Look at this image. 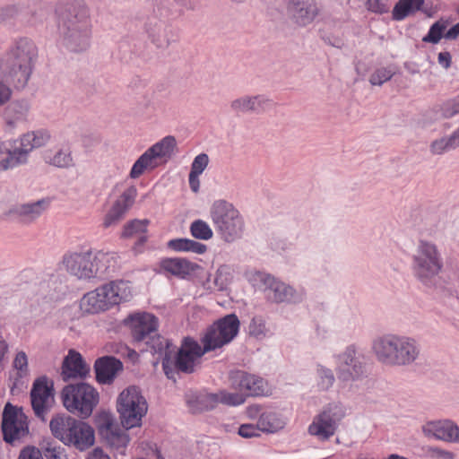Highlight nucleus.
<instances>
[{"label":"nucleus","mask_w":459,"mask_h":459,"mask_svg":"<svg viewBox=\"0 0 459 459\" xmlns=\"http://www.w3.org/2000/svg\"><path fill=\"white\" fill-rule=\"evenodd\" d=\"M63 45L73 52L91 45V9L86 0H58L55 6Z\"/></svg>","instance_id":"1"},{"label":"nucleus","mask_w":459,"mask_h":459,"mask_svg":"<svg viewBox=\"0 0 459 459\" xmlns=\"http://www.w3.org/2000/svg\"><path fill=\"white\" fill-rule=\"evenodd\" d=\"M117 253L103 250L71 252L64 255L62 264L67 273L81 280L89 281L114 273L119 266Z\"/></svg>","instance_id":"2"},{"label":"nucleus","mask_w":459,"mask_h":459,"mask_svg":"<svg viewBox=\"0 0 459 459\" xmlns=\"http://www.w3.org/2000/svg\"><path fill=\"white\" fill-rule=\"evenodd\" d=\"M125 324L130 327L135 342H141L146 340V344L150 346L151 352L154 356H157L156 360L153 361V367L157 368L160 361L165 376L170 379L172 377V350L170 342L159 334L151 336V334L157 330V318L149 313H134L129 315L125 319Z\"/></svg>","instance_id":"3"},{"label":"nucleus","mask_w":459,"mask_h":459,"mask_svg":"<svg viewBox=\"0 0 459 459\" xmlns=\"http://www.w3.org/2000/svg\"><path fill=\"white\" fill-rule=\"evenodd\" d=\"M376 359L385 366L407 367L420 357V345L413 337L399 333H384L372 341Z\"/></svg>","instance_id":"4"},{"label":"nucleus","mask_w":459,"mask_h":459,"mask_svg":"<svg viewBox=\"0 0 459 459\" xmlns=\"http://www.w3.org/2000/svg\"><path fill=\"white\" fill-rule=\"evenodd\" d=\"M209 216L223 241L232 243L243 236L244 219L233 204L224 199L214 201L210 207Z\"/></svg>","instance_id":"5"},{"label":"nucleus","mask_w":459,"mask_h":459,"mask_svg":"<svg viewBox=\"0 0 459 459\" xmlns=\"http://www.w3.org/2000/svg\"><path fill=\"white\" fill-rule=\"evenodd\" d=\"M412 271L418 281L429 286L444 268V262L437 246L429 240L418 242L412 256Z\"/></svg>","instance_id":"6"},{"label":"nucleus","mask_w":459,"mask_h":459,"mask_svg":"<svg viewBox=\"0 0 459 459\" xmlns=\"http://www.w3.org/2000/svg\"><path fill=\"white\" fill-rule=\"evenodd\" d=\"M337 379L344 386L358 388L367 378V369L355 345L347 346L334 357Z\"/></svg>","instance_id":"7"},{"label":"nucleus","mask_w":459,"mask_h":459,"mask_svg":"<svg viewBox=\"0 0 459 459\" xmlns=\"http://www.w3.org/2000/svg\"><path fill=\"white\" fill-rule=\"evenodd\" d=\"M65 408L81 419L89 418L99 402V394L88 384L68 385L61 394Z\"/></svg>","instance_id":"8"},{"label":"nucleus","mask_w":459,"mask_h":459,"mask_svg":"<svg viewBox=\"0 0 459 459\" xmlns=\"http://www.w3.org/2000/svg\"><path fill=\"white\" fill-rule=\"evenodd\" d=\"M172 158V136H166L149 147L133 164L131 179H137L145 172H152L167 164Z\"/></svg>","instance_id":"9"},{"label":"nucleus","mask_w":459,"mask_h":459,"mask_svg":"<svg viewBox=\"0 0 459 459\" xmlns=\"http://www.w3.org/2000/svg\"><path fill=\"white\" fill-rule=\"evenodd\" d=\"M147 409L145 398L135 386L126 388L117 398V411L121 423L126 429L139 426Z\"/></svg>","instance_id":"10"},{"label":"nucleus","mask_w":459,"mask_h":459,"mask_svg":"<svg viewBox=\"0 0 459 459\" xmlns=\"http://www.w3.org/2000/svg\"><path fill=\"white\" fill-rule=\"evenodd\" d=\"M238 327V317L234 314L228 315L207 329L202 337V343L207 351L221 348L234 339Z\"/></svg>","instance_id":"11"},{"label":"nucleus","mask_w":459,"mask_h":459,"mask_svg":"<svg viewBox=\"0 0 459 459\" xmlns=\"http://www.w3.org/2000/svg\"><path fill=\"white\" fill-rule=\"evenodd\" d=\"M2 430L4 439L11 444L20 440L29 433L27 417L21 410L9 403L4 406L3 411Z\"/></svg>","instance_id":"12"},{"label":"nucleus","mask_w":459,"mask_h":459,"mask_svg":"<svg viewBox=\"0 0 459 459\" xmlns=\"http://www.w3.org/2000/svg\"><path fill=\"white\" fill-rule=\"evenodd\" d=\"M258 279L268 297L275 302H300L303 299L304 292L297 290L291 286L276 280L269 274L259 273Z\"/></svg>","instance_id":"13"},{"label":"nucleus","mask_w":459,"mask_h":459,"mask_svg":"<svg viewBox=\"0 0 459 459\" xmlns=\"http://www.w3.org/2000/svg\"><path fill=\"white\" fill-rule=\"evenodd\" d=\"M206 352L204 345L202 347L189 337L185 338L177 356L178 369L187 374L193 373L201 365L202 357Z\"/></svg>","instance_id":"14"},{"label":"nucleus","mask_w":459,"mask_h":459,"mask_svg":"<svg viewBox=\"0 0 459 459\" xmlns=\"http://www.w3.org/2000/svg\"><path fill=\"white\" fill-rule=\"evenodd\" d=\"M340 420L338 412L329 408L314 418L307 431L320 441L328 440L337 430Z\"/></svg>","instance_id":"15"},{"label":"nucleus","mask_w":459,"mask_h":459,"mask_svg":"<svg viewBox=\"0 0 459 459\" xmlns=\"http://www.w3.org/2000/svg\"><path fill=\"white\" fill-rule=\"evenodd\" d=\"M31 406L35 414L44 419L45 414L54 403V393L51 385H48L46 377L37 379L30 391Z\"/></svg>","instance_id":"16"},{"label":"nucleus","mask_w":459,"mask_h":459,"mask_svg":"<svg viewBox=\"0 0 459 459\" xmlns=\"http://www.w3.org/2000/svg\"><path fill=\"white\" fill-rule=\"evenodd\" d=\"M287 11L290 19L299 26L310 24L319 13L313 0H288Z\"/></svg>","instance_id":"17"},{"label":"nucleus","mask_w":459,"mask_h":459,"mask_svg":"<svg viewBox=\"0 0 459 459\" xmlns=\"http://www.w3.org/2000/svg\"><path fill=\"white\" fill-rule=\"evenodd\" d=\"M422 432L428 437L459 443V428L450 420L427 422L422 426Z\"/></svg>","instance_id":"18"},{"label":"nucleus","mask_w":459,"mask_h":459,"mask_svg":"<svg viewBox=\"0 0 459 459\" xmlns=\"http://www.w3.org/2000/svg\"><path fill=\"white\" fill-rule=\"evenodd\" d=\"M136 195L137 189L135 186H132L126 188L117 199L108 214L105 216L103 226L105 228H108L120 221L125 213L134 203Z\"/></svg>","instance_id":"19"},{"label":"nucleus","mask_w":459,"mask_h":459,"mask_svg":"<svg viewBox=\"0 0 459 459\" xmlns=\"http://www.w3.org/2000/svg\"><path fill=\"white\" fill-rule=\"evenodd\" d=\"M272 105V100L265 95H243L230 102V108L237 113H260Z\"/></svg>","instance_id":"20"},{"label":"nucleus","mask_w":459,"mask_h":459,"mask_svg":"<svg viewBox=\"0 0 459 459\" xmlns=\"http://www.w3.org/2000/svg\"><path fill=\"white\" fill-rule=\"evenodd\" d=\"M81 421L69 415L59 414L51 419L49 428L52 435L66 446L68 440H72V435Z\"/></svg>","instance_id":"21"},{"label":"nucleus","mask_w":459,"mask_h":459,"mask_svg":"<svg viewBox=\"0 0 459 459\" xmlns=\"http://www.w3.org/2000/svg\"><path fill=\"white\" fill-rule=\"evenodd\" d=\"M36 56L37 49L33 42L27 39H22L16 42L4 62L14 65L21 64L25 67L26 65L33 66Z\"/></svg>","instance_id":"22"},{"label":"nucleus","mask_w":459,"mask_h":459,"mask_svg":"<svg viewBox=\"0 0 459 459\" xmlns=\"http://www.w3.org/2000/svg\"><path fill=\"white\" fill-rule=\"evenodd\" d=\"M33 66L21 64L4 63L1 67V76L6 82L13 83L16 88H23L29 82Z\"/></svg>","instance_id":"23"},{"label":"nucleus","mask_w":459,"mask_h":459,"mask_svg":"<svg viewBox=\"0 0 459 459\" xmlns=\"http://www.w3.org/2000/svg\"><path fill=\"white\" fill-rule=\"evenodd\" d=\"M90 368L83 361L81 354L70 351L65 358L62 365V377L65 381L73 378L84 377L89 373Z\"/></svg>","instance_id":"24"},{"label":"nucleus","mask_w":459,"mask_h":459,"mask_svg":"<svg viewBox=\"0 0 459 459\" xmlns=\"http://www.w3.org/2000/svg\"><path fill=\"white\" fill-rule=\"evenodd\" d=\"M288 419L280 411L267 409L262 411L257 420L258 428L264 433L274 434L282 430Z\"/></svg>","instance_id":"25"},{"label":"nucleus","mask_w":459,"mask_h":459,"mask_svg":"<svg viewBox=\"0 0 459 459\" xmlns=\"http://www.w3.org/2000/svg\"><path fill=\"white\" fill-rule=\"evenodd\" d=\"M236 377L238 380V388L247 391L249 395H268L271 393L268 383L260 377L239 372Z\"/></svg>","instance_id":"26"},{"label":"nucleus","mask_w":459,"mask_h":459,"mask_svg":"<svg viewBox=\"0 0 459 459\" xmlns=\"http://www.w3.org/2000/svg\"><path fill=\"white\" fill-rule=\"evenodd\" d=\"M48 203L45 200L29 204H18L12 206L6 212V215L9 217H18L24 221H33L43 213Z\"/></svg>","instance_id":"27"},{"label":"nucleus","mask_w":459,"mask_h":459,"mask_svg":"<svg viewBox=\"0 0 459 459\" xmlns=\"http://www.w3.org/2000/svg\"><path fill=\"white\" fill-rule=\"evenodd\" d=\"M96 377L100 383L109 384L123 368L122 363L113 357H103L95 362Z\"/></svg>","instance_id":"28"},{"label":"nucleus","mask_w":459,"mask_h":459,"mask_svg":"<svg viewBox=\"0 0 459 459\" xmlns=\"http://www.w3.org/2000/svg\"><path fill=\"white\" fill-rule=\"evenodd\" d=\"M100 433L111 446L125 447L129 442L126 433L120 429L110 419H106L100 426Z\"/></svg>","instance_id":"29"},{"label":"nucleus","mask_w":459,"mask_h":459,"mask_svg":"<svg viewBox=\"0 0 459 459\" xmlns=\"http://www.w3.org/2000/svg\"><path fill=\"white\" fill-rule=\"evenodd\" d=\"M95 442L94 429L86 422L81 421L69 439L66 446H73L79 451L91 448Z\"/></svg>","instance_id":"30"},{"label":"nucleus","mask_w":459,"mask_h":459,"mask_svg":"<svg viewBox=\"0 0 459 459\" xmlns=\"http://www.w3.org/2000/svg\"><path fill=\"white\" fill-rule=\"evenodd\" d=\"M186 401L189 410L193 413L211 411L218 405L216 393L197 394L189 392L186 394Z\"/></svg>","instance_id":"31"},{"label":"nucleus","mask_w":459,"mask_h":459,"mask_svg":"<svg viewBox=\"0 0 459 459\" xmlns=\"http://www.w3.org/2000/svg\"><path fill=\"white\" fill-rule=\"evenodd\" d=\"M29 105L25 101H14L4 107L3 117L6 126L13 129L26 120Z\"/></svg>","instance_id":"32"},{"label":"nucleus","mask_w":459,"mask_h":459,"mask_svg":"<svg viewBox=\"0 0 459 459\" xmlns=\"http://www.w3.org/2000/svg\"><path fill=\"white\" fill-rule=\"evenodd\" d=\"M233 279L232 270L228 265H221L214 275H210L204 286L211 291H221L226 290Z\"/></svg>","instance_id":"33"},{"label":"nucleus","mask_w":459,"mask_h":459,"mask_svg":"<svg viewBox=\"0 0 459 459\" xmlns=\"http://www.w3.org/2000/svg\"><path fill=\"white\" fill-rule=\"evenodd\" d=\"M99 287L87 292L81 299V308L89 314H97L109 309Z\"/></svg>","instance_id":"34"},{"label":"nucleus","mask_w":459,"mask_h":459,"mask_svg":"<svg viewBox=\"0 0 459 459\" xmlns=\"http://www.w3.org/2000/svg\"><path fill=\"white\" fill-rule=\"evenodd\" d=\"M4 143H5V146L8 149V152L10 153L9 156L13 168L27 163L29 154L30 152L27 147H25L21 138L4 141Z\"/></svg>","instance_id":"35"},{"label":"nucleus","mask_w":459,"mask_h":459,"mask_svg":"<svg viewBox=\"0 0 459 459\" xmlns=\"http://www.w3.org/2000/svg\"><path fill=\"white\" fill-rule=\"evenodd\" d=\"M455 139V136H453L452 134L434 139L429 145L430 154L433 156H441L455 150L458 147Z\"/></svg>","instance_id":"36"},{"label":"nucleus","mask_w":459,"mask_h":459,"mask_svg":"<svg viewBox=\"0 0 459 459\" xmlns=\"http://www.w3.org/2000/svg\"><path fill=\"white\" fill-rule=\"evenodd\" d=\"M109 284L117 305L122 302H127L134 297V288L130 281L117 280L109 281Z\"/></svg>","instance_id":"37"},{"label":"nucleus","mask_w":459,"mask_h":459,"mask_svg":"<svg viewBox=\"0 0 459 459\" xmlns=\"http://www.w3.org/2000/svg\"><path fill=\"white\" fill-rule=\"evenodd\" d=\"M20 138L29 152H31L35 148L45 145L48 142L50 135L47 131L39 130L28 132Z\"/></svg>","instance_id":"38"},{"label":"nucleus","mask_w":459,"mask_h":459,"mask_svg":"<svg viewBox=\"0 0 459 459\" xmlns=\"http://www.w3.org/2000/svg\"><path fill=\"white\" fill-rule=\"evenodd\" d=\"M424 0H400L394 6L393 16L395 20H403L406 16L420 9Z\"/></svg>","instance_id":"39"},{"label":"nucleus","mask_w":459,"mask_h":459,"mask_svg":"<svg viewBox=\"0 0 459 459\" xmlns=\"http://www.w3.org/2000/svg\"><path fill=\"white\" fill-rule=\"evenodd\" d=\"M174 250L183 252H193L195 254H204L207 250L204 244L188 238L174 239Z\"/></svg>","instance_id":"40"},{"label":"nucleus","mask_w":459,"mask_h":459,"mask_svg":"<svg viewBox=\"0 0 459 459\" xmlns=\"http://www.w3.org/2000/svg\"><path fill=\"white\" fill-rule=\"evenodd\" d=\"M190 231L192 236L200 240H209L213 237L211 226L203 220H195L191 223Z\"/></svg>","instance_id":"41"},{"label":"nucleus","mask_w":459,"mask_h":459,"mask_svg":"<svg viewBox=\"0 0 459 459\" xmlns=\"http://www.w3.org/2000/svg\"><path fill=\"white\" fill-rule=\"evenodd\" d=\"M148 220H134L124 226L121 237L129 238L147 232Z\"/></svg>","instance_id":"42"},{"label":"nucleus","mask_w":459,"mask_h":459,"mask_svg":"<svg viewBox=\"0 0 459 459\" xmlns=\"http://www.w3.org/2000/svg\"><path fill=\"white\" fill-rule=\"evenodd\" d=\"M217 404L221 403L228 406H238L245 403L246 397L240 393H231L221 390L216 393Z\"/></svg>","instance_id":"43"},{"label":"nucleus","mask_w":459,"mask_h":459,"mask_svg":"<svg viewBox=\"0 0 459 459\" xmlns=\"http://www.w3.org/2000/svg\"><path fill=\"white\" fill-rule=\"evenodd\" d=\"M196 268H198L196 264L181 257H174V276L186 278L192 275Z\"/></svg>","instance_id":"44"},{"label":"nucleus","mask_w":459,"mask_h":459,"mask_svg":"<svg viewBox=\"0 0 459 459\" xmlns=\"http://www.w3.org/2000/svg\"><path fill=\"white\" fill-rule=\"evenodd\" d=\"M316 374L320 388L328 389L333 385L335 377L332 369L318 364L316 367Z\"/></svg>","instance_id":"45"},{"label":"nucleus","mask_w":459,"mask_h":459,"mask_svg":"<svg viewBox=\"0 0 459 459\" xmlns=\"http://www.w3.org/2000/svg\"><path fill=\"white\" fill-rule=\"evenodd\" d=\"M48 163L57 168H68L72 166L73 158L71 152L68 149L57 151L48 159Z\"/></svg>","instance_id":"46"},{"label":"nucleus","mask_w":459,"mask_h":459,"mask_svg":"<svg viewBox=\"0 0 459 459\" xmlns=\"http://www.w3.org/2000/svg\"><path fill=\"white\" fill-rule=\"evenodd\" d=\"M13 368L17 371V378H22L28 375L29 373V365H28V357L24 351H19L15 355V358L13 361Z\"/></svg>","instance_id":"47"},{"label":"nucleus","mask_w":459,"mask_h":459,"mask_svg":"<svg viewBox=\"0 0 459 459\" xmlns=\"http://www.w3.org/2000/svg\"><path fill=\"white\" fill-rule=\"evenodd\" d=\"M267 332L268 330L263 318L255 317L252 319L248 326V333L250 335L256 339H263L266 336Z\"/></svg>","instance_id":"48"},{"label":"nucleus","mask_w":459,"mask_h":459,"mask_svg":"<svg viewBox=\"0 0 459 459\" xmlns=\"http://www.w3.org/2000/svg\"><path fill=\"white\" fill-rule=\"evenodd\" d=\"M446 26L444 22H437L429 29V33L423 37L422 40L437 44L442 38Z\"/></svg>","instance_id":"49"},{"label":"nucleus","mask_w":459,"mask_h":459,"mask_svg":"<svg viewBox=\"0 0 459 459\" xmlns=\"http://www.w3.org/2000/svg\"><path fill=\"white\" fill-rule=\"evenodd\" d=\"M394 75V72L390 68L381 67L377 69L369 78V82L372 85L380 86L385 82L389 81Z\"/></svg>","instance_id":"50"},{"label":"nucleus","mask_w":459,"mask_h":459,"mask_svg":"<svg viewBox=\"0 0 459 459\" xmlns=\"http://www.w3.org/2000/svg\"><path fill=\"white\" fill-rule=\"evenodd\" d=\"M210 159L206 153H200L194 159L190 172L197 175H201L208 167Z\"/></svg>","instance_id":"51"},{"label":"nucleus","mask_w":459,"mask_h":459,"mask_svg":"<svg viewBox=\"0 0 459 459\" xmlns=\"http://www.w3.org/2000/svg\"><path fill=\"white\" fill-rule=\"evenodd\" d=\"M42 448L45 450L48 459H67L64 449L60 446H52L51 443L47 442Z\"/></svg>","instance_id":"52"},{"label":"nucleus","mask_w":459,"mask_h":459,"mask_svg":"<svg viewBox=\"0 0 459 459\" xmlns=\"http://www.w3.org/2000/svg\"><path fill=\"white\" fill-rule=\"evenodd\" d=\"M3 78L0 80V108L5 107L11 100L13 90Z\"/></svg>","instance_id":"53"},{"label":"nucleus","mask_w":459,"mask_h":459,"mask_svg":"<svg viewBox=\"0 0 459 459\" xmlns=\"http://www.w3.org/2000/svg\"><path fill=\"white\" fill-rule=\"evenodd\" d=\"M10 153L4 142H0V173H3L10 169L13 165L10 160Z\"/></svg>","instance_id":"54"},{"label":"nucleus","mask_w":459,"mask_h":459,"mask_svg":"<svg viewBox=\"0 0 459 459\" xmlns=\"http://www.w3.org/2000/svg\"><path fill=\"white\" fill-rule=\"evenodd\" d=\"M260 429L258 428V424L253 425V424H242L238 428V435L244 438H252V437H257L260 436L259 434Z\"/></svg>","instance_id":"55"},{"label":"nucleus","mask_w":459,"mask_h":459,"mask_svg":"<svg viewBox=\"0 0 459 459\" xmlns=\"http://www.w3.org/2000/svg\"><path fill=\"white\" fill-rule=\"evenodd\" d=\"M18 459H43V457L39 448L28 446L20 452Z\"/></svg>","instance_id":"56"},{"label":"nucleus","mask_w":459,"mask_h":459,"mask_svg":"<svg viewBox=\"0 0 459 459\" xmlns=\"http://www.w3.org/2000/svg\"><path fill=\"white\" fill-rule=\"evenodd\" d=\"M99 289L100 291H101V293L103 294L102 298H104L109 308L117 305L116 299H114L115 295L114 292L112 291L109 282L100 286Z\"/></svg>","instance_id":"57"},{"label":"nucleus","mask_w":459,"mask_h":459,"mask_svg":"<svg viewBox=\"0 0 459 459\" xmlns=\"http://www.w3.org/2000/svg\"><path fill=\"white\" fill-rule=\"evenodd\" d=\"M366 8L373 13H383L387 12V5L381 0H365Z\"/></svg>","instance_id":"58"},{"label":"nucleus","mask_w":459,"mask_h":459,"mask_svg":"<svg viewBox=\"0 0 459 459\" xmlns=\"http://www.w3.org/2000/svg\"><path fill=\"white\" fill-rule=\"evenodd\" d=\"M459 113V98L454 100L452 102L446 104L443 109V114L446 117H452Z\"/></svg>","instance_id":"59"},{"label":"nucleus","mask_w":459,"mask_h":459,"mask_svg":"<svg viewBox=\"0 0 459 459\" xmlns=\"http://www.w3.org/2000/svg\"><path fill=\"white\" fill-rule=\"evenodd\" d=\"M8 344L5 340L0 335V372L5 368L4 358L8 352Z\"/></svg>","instance_id":"60"},{"label":"nucleus","mask_w":459,"mask_h":459,"mask_svg":"<svg viewBox=\"0 0 459 459\" xmlns=\"http://www.w3.org/2000/svg\"><path fill=\"white\" fill-rule=\"evenodd\" d=\"M199 177H200V175L194 174V173H191V172L189 173V178H188L189 186H190V189L194 193H198L199 192V189H200V179H199Z\"/></svg>","instance_id":"61"},{"label":"nucleus","mask_w":459,"mask_h":459,"mask_svg":"<svg viewBox=\"0 0 459 459\" xmlns=\"http://www.w3.org/2000/svg\"><path fill=\"white\" fill-rule=\"evenodd\" d=\"M261 413V407L259 405H250L247 408V415L249 419H258Z\"/></svg>","instance_id":"62"},{"label":"nucleus","mask_w":459,"mask_h":459,"mask_svg":"<svg viewBox=\"0 0 459 459\" xmlns=\"http://www.w3.org/2000/svg\"><path fill=\"white\" fill-rule=\"evenodd\" d=\"M176 2L183 10H195V8L194 0H176Z\"/></svg>","instance_id":"63"},{"label":"nucleus","mask_w":459,"mask_h":459,"mask_svg":"<svg viewBox=\"0 0 459 459\" xmlns=\"http://www.w3.org/2000/svg\"><path fill=\"white\" fill-rule=\"evenodd\" d=\"M457 36H459V25L455 24L452 28H450L446 33L445 34V38L448 39H454Z\"/></svg>","instance_id":"64"}]
</instances>
